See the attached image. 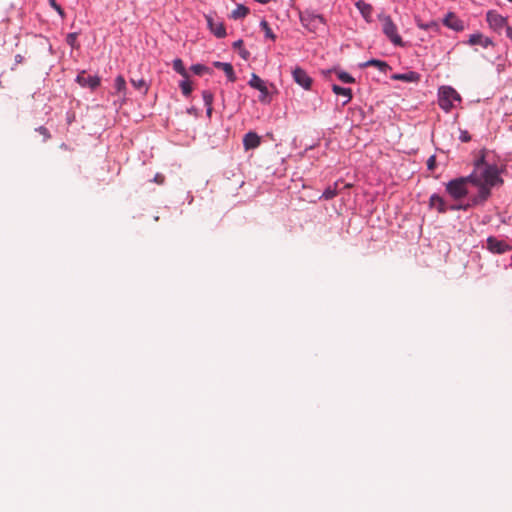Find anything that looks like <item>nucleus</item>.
I'll use <instances>...</instances> for the list:
<instances>
[{
	"instance_id": "39448f33",
	"label": "nucleus",
	"mask_w": 512,
	"mask_h": 512,
	"mask_svg": "<svg viewBox=\"0 0 512 512\" xmlns=\"http://www.w3.org/2000/svg\"><path fill=\"white\" fill-rule=\"evenodd\" d=\"M486 248L494 254H504L510 250L509 244L497 237L489 236L486 240Z\"/></svg>"
},
{
	"instance_id": "9d476101",
	"label": "nucleus",
	"mask_w": 512,
	"mask_h": 512,
	"mask_svg": "<svg viewBox=\"0 0 512 512\" xmlns=\"http://www.w3.org/2000/svg\"><path fill=\"white\" fill-rule=\"evenodd\" d=\"M261 143V138L255 132H248L243 138V145L246 150L255 149Z\"/></svg>"
},
{
	"instance_id": "5701e85b",
	"label": "nucleus",
	"mask_w": 512,
	"mask_h": 512,
	"mask_svg": "<svg viewBox=\"0 0 512 512\" xmlns=\"http://www.w3.org/2000/svg\"><path fill=\"white\" fill-rule=\"evenodd\" d=\"M260 26L263 29V31L265 32V36L267 38H270L271 40H275L276 36L272 32V30H271V28H270V26H269L267 21L262 20L261 23H260Z\"/></svg>"
},
{
	"instance_id": "393cba45",
	"label": "nucleus",
	"mask_w": 512,
	"mask_h": 512,
	"mask_svg": "<svg viewBox=\"0 0 512 512\" xmlns=\"http://www.w3.org/2000/svg\"><path fill=\"white\" fill-rule=\"evenodd\" d=\"M180 88L182 90V93L185 96H189L192 92V86L191 83L187 80V78L180 83Z\"/></svg>"
},
{
	"instance_id": "f257e3e1",
	"label": "nucleus",
	"mask_w": 512,
	"mask_h": 512,
	"mask_svg": "<svg viewBox=\"0 0 512 512\" xmlns=\"http://www.w3.org/2000/svg\"><path fill=\"white\" fill-rule=\"evenodd\" d=\"M500 172L497 165L486 162L485 153L482 151L474 162L471 174L449 181L446 184V191L453 199L459 200L468 195V184H471L478 189V193L471 197V204H483L491 196L492 188L503 184Z\"/></svg>"
},
{
	"instance_id": "2f4dec72",
	"label": "nucleus",
	"mask_w": 512,
	"mask_h": 512,
	"mask_svg": "<svg viewBox=\"0 0 512 512\" xmlns=\"http://www.w3.org/2000/svg\"><path fill=\"white\" fill-rule=\"evenodd\" d=\"M36 131L39 132L43 136L44 141L48 140L51 137L48 129L43 126L37 128Z\"/></svg>"
},
{
	"instance_id": "c9c22d12",
	"label": "nucleus",
	"mask_w": 512,
	"mask_h": 512,
	"mask_svg": "<svg viewBox=\"0 0 512 512\" xmlns=\"http://www.w3.org/2000/svg\"><path fill=\"white\" fill-rule=\"evenodd\" d=\"M239 55L244 59V60H248L249 57H250V52L248 50H246L245 48H241L239 50Z\"/></svg>"
},
{
	"instance_id": "aec40b11",
	"label": "nucleus",
	"mask_w": 512,
	"mask_h": 512,
	"mask_svg": "<svg viewBox=\"0 0 512 512\" xmlns=\"http://www.w3.org/2000/svg\"><path fill=\"white\" fill-rule=\"evenodd\" d=\"M416 24L420 29H423V30H434V31L439 30V25L435 21L423 23L419 18H416Z\"/></svg>"
},
{
	"instance_id": "a211bd4d",
	"label": "nucleus",
	"mask_w": 512,
	"mask_h": 512,
	"mask_svg": "<svg viewBox=\"0 0 512 512\" xmlns=\"http://www.w3.org/2000/svg\"><path fill=\"white\" fill-rule=\"evenodd\" d=\"M356 7L361 12L364 18L368 19L372 14V6L362 0L356 3Z\"/></svg>"
},
{
	"instance_id": "f704fd0d",
	"label": "nucleus",
	"mask_w": 512,
	"mask_h": 512,
	"mask_svg": "<svg viewBox=\"0 0 512 512\" xmlns=\"http://www.w3.org/2000/svg\"><path fill=\"white\" fill-rule=\"evenodd\" d=\"M460 140L462 142H469L471 140V136L467 131H461Z\"/></svg>"
},
{
	"instance_id": "f8f14e48",
	"label": "nucleus",
	"mask_w": 512,
	"mask_h": 512,
	"mask_svg": "<svg viewBox=\"0 0 512 512\" xmlns=\"http://www.w3.org/2000/svg\"><path fill=\"white\" fill-rule=\"evenodd\" d=\"M469 45H480L484 48H487L489 45H492L491 39L483 36L481 33L472 34L468 40Z\"/></svg>"
},
{
	"instance_id": "6e6552de",
	"label": "nucleus",
	"mask_w": 512,
	"mask_h": 512,
	"mask_svg": "<svg viewBox=\"0 0 512 512\" xmlns=\"http://www.w3.org/2000/svg\"><path fill=\"white\" fill-rule=\"evenodd\" d=\"M486 19L489 26L494 30H499L507 24V19L496 11H488Z\"/></svg>"
},
{
	"instance_id": "f03ea898",
	"label": "nucleus",
	"mask_w": 512,
	"mask_h": 512,
	"mask_svg": "<svg viewBox=\"0 0 512 512\" xmlns=\"http://www.w3.org/2000/svg\"><path fill=\"white\" fill-rule=\"evenodd\" d=\"M382 31L386 37L396 46H403V40L397 32V26L392 21L390 16H383L381 18Z\"/></svg>"
},
{
	"instance_id": "b1692460",
	"label": "nucleus",
	"mask_w": 512,
	"mask_h": 512,
	"mask_svg": "<svg viewBox=\"0 0 512 512\" xmlns=\"http://www.w3.org/2000/svg\"><path fill=\"white\" fill-rule=\"evenodd\" d=\"M130 82L136 89L143 90V93H146L148 91V86L143 79H139V80L131 79Z\"/></svg>"
},
{
	"instance_id": "c85d7f7f",
	"label": "nucleus",
	"mask_w": 512,
	"mask_h": 512,
	"mask_svg": "<svg viewBox=\"0 0 512 512\" xmlns=\"http://www.w3.org/2000/svg\"><path fill=\"white\" fill-rule=\"evenodd\" d=\"M77 37H78L77 33H69L66 37L67 44L70 45L71 47H75L76 43H77Z\"/></svg>"
},
{
	"instance_id": "a19ab883",
	"label": "nucleus",
	"mask_w": 512,
	"mask_h": 512,
	"mask_svg": "<svg viewBox=\"0 0 512 512\" xmlns=\"http://www.w3.org/2000/svg\"><path fill=\"white\" fill-rule=\"evenodd\" d=\"M256 1L259 3H262V4H266V3H268L269 0H256Z\"/></svg>"
},
{
	"instance_id": "7ed1b4c3",
	"label": "nucleus",
	"mask_w": 512,
	"mask_h": 512,
	"mask_svg": "<svg viewBox=\"0 0 512 512\" xmlns=\"http://www.w3.org/2000/svg\"><path fill=\"white\" fill-rule=\"evenodd\" d=\"M460 100L461 97L454 88L450 86L441 87L439 93V105L442 109L449 111L453 106V102Z\"/></svg>"
},
{
	"instance_id": "4be33fe9",
	"label": "nucleus",
	"mask_w": 512,
	"mask_h": 512,
	"mask_svg": "<svg viewBox=\"0 0 512 512\" xmlns=\"http://www.w3.org/2000/svg\"><path fill=\"white\" fill-rule=\"evenodd\" d=\"M396 80H402L407 82H413L418 79V75L415 72H409L405 74H396L393 76Z\"/></svg>"
},
{
	"instance_id": "dca6fc26",
	"label": "nucleus",
	"mask_w": 512,
	"mask_h": 512,
	"mask_svg": "<svg viewBox=\"0 0 512 512\" xmlns=\"http://www.w3.org/2000/svg\"><path fill=\"white\" fill-rule=\"evenodd\" d=\"M332 90L336 95H341L345 97L343 105L347 104L352 99V91L350 88H343L339 85L334 84L332 85Z\"/></svg>"
},
{
	"instance_id": "4c0bfd02",
	"label": "nucleus",
	"mask_w": 512,
	"mask_h": 512,
	"mask_svg": "<svg viewBox=\"0 0 512 512\" xmlns=\"http://www.w3.org/2000/svg\"><path fill=\"white\" fill-rule=\"evenodd\" d=\"M154 180H155V182H157V183L161 184V183H163V181H164V177H163V176H161V175H156V177H155V179H154Z\"/></svg>"
},
{
	"instance_id": "f3484780",
	"label": "nucleus",
	"mask_w": 512,
	"mask_h": 512,
	"mask_svg": "<svg viewBox=\"0 0 512 512\" xmlns=\"http://www.w3.org/2000/svg\"><path fill=\"white\" fill-rule=\"evenodd\" d=\"M374 66L377 67L380 71L386 72L388 69H390L389 65L385 61H381L378 59H371L363 64H361V67H369Z\"/></svg>"
},
{
	"instance_id": "58836bf2",
	"label": "nucleus",
	"mask_w": 512,
	"mask_h": 512,
	"mask_svg": "<svg viewBox=\"0 0 512 512\" xmlns=\"http://www.w3.org/2000/svg\"><path fill=\"white\" fill-rule=\"evenodd\" d=\"M206 108H207V110H206L207 116L211 117L212 111H213L212 105L211 106H206Z\"/></svg>"
},
{
	"instance_id": "2eb2a0df",
	"label": "nucleus",
	"mask_w": 512,
	"mask_h": 512,
	"mask_svg": "<svg viewBox=\"0 0 512 512\" xmlns=\"http://www.w3.org/2000/svg\"><path fill=\"white\" fill-rule=\"evenodd\" d=\"M77 81L82 85V86H88L90 87L91 89H94L96 88L99 83H100V80L99 78L97 77H91V76H85V75H79L77 77Z\"/></svg>"
},
{
	"instance_id": "ea45409f",
	"label": "nucleus",
	"mask_w": 512,
	"mask_h": 512,
	"mask_svg": "<svg viewBox=\"0 0 512 512\" xmlns=\"http://www.w3.org/2000/svg\"><path fill=\"white\" fill-rule=\"evenodd\" d=\"M467 207H462V206H452L451 209H466Z\"/></svg>"
},
{
	"instance_id": "a878e982",
	"label": "nucleus",
	"mask_w": 512,
	"mask_h": 512,
	"mask_svg": "<svg viewBox=\"0 0 512 512\" xmlns=\"http://www.w3.org/2000/svg\"><path fill=\"white\" fill-rule=\"evenodd\" d=\"M337 76H338L339 80H341L344 83H354L355 82V79L347 72H343V71L338 72Z\"/></svg>"
},
{
	"instance_id": "1a4fd4ad",
	"label": "nucleus",
	"mask_w": 512,
	"mask_h": 512,
	"mask_svg": "<svg viewBox=\"0 0 512 512\" xmlns=\"http://www.w3.org/2000/svg\"><path fill=\"white\" fill-rule=\"evenodd\" d=\"M206 20L210 31L217 38H223L226 36V29L222 22H215L211 16H206Z\"/></svg>"
},
{
	"instance_id": "0eeeda50",
	"label": "nucleus",
	"mask_w": 512,
	"mask_h": 512,
	"mask_svg": "<svg viewBox=\"0 0 512 512\" xmlns=\"http://www.w3.org/2000/svg\"><path fill=\"white\" fill-rule=\"evenodd\" d=\"M292 76L294 81L299 86L303 87L306 90H309L311 88L312 78L302 68L296 67L292 72Z\"/></svg>"
},
{
	"instance_id": "7c9ffc66",
	"label": "nucleus",
	"mask_w": 512,
	"mask_h": 512,
	"mask_svg": "<svg viewBox=\"0 0 512 512\" xmlns=\"http://www.w3.org/2000/svg\"><path fill=\"white\" fill-rule=\"evenodd\" d=\"M336 194H337L336 190L329 187L323 192L322 197L326 200H330V199L334 198L336 196Z\"/></svg>"
},
{
	"instance_id": "473e14b6",
	"label": "nucleus",
	"mask_w": 512,
	"mask_h": 512,
	"mask_svg": "<svg viewBox=\"0 0 512 512\" xmlns=\"http://www.w3.org/2000/svg\"><path fill=\"white\" fill-rule=\"evenodd\" d=\"M50 5L58 12V14L62 17H64V10L60 5L56 3L55 0H49Z\"/></svg>"
},
{
	"instance_id": "ddd939ff",
	"label": "nucleus",
	"mask_w": 512,
	"mask_h": 512,
	"mask_svg": "<svg viewBox=\"0 0 512 512\" xmlns=\"http://www.w3.org/2000/svg\"><path fill=\"white\" fill-rule=\"evenodd\" d=\"M429 204L431 208L436 209L439 213H445L447 211L444 199L437 194H433L430 197Z\"/></svg>"
},
{
	"instance_id": "9b49d317",
	"label": "nucleus",
	"mask_w": 512,
	"mask_h": 512,
	"mask_svg": "<svg viewBox=\"0 0 512 512\" xmlns=\"http://www.w3.org/2000/svg\"><path fill=\"white\" fill-rule=\"evenodd\" d=\"M444 24L455 31H462L464 29L463 21L457 18L453 13H449L445 17Z\"/></svg>"
},
{
	"instance_id": "4468645a",
	"label": "nucleus",
	"mask_w": 512,
	"mask_h": 512,
	"mask_svg": "<svg viewBox=\"0 0 512 512\" xmlns=\"http://www.w3.org/2000/svg\"><path fill=\"white\" fill-rule=\"evenodd\" d=\"M214 66L216 68L224 71V73L226 74V76L230 82L236 81V75L234 73L233 66L230 63L216 61V62H214Z\"/></svg>"
},
{
	"instance_id": "bb28decb",
	"label": "nucleus",
	"mask_w": 512,
	"mask_h": 512,
	"mask_svg": "<svg viewBox=\"0 0 512 512\" xmlns=\"http://www.w3.org/2000/svg\"><path fill=\"white\" fill-rule=\"evenodd\" d=\"M202 98H203V102L205 104V106H211L213 104V94L208 91V90H204L202 92Z\"/></svg>"
},
{
	"instance_id": "423d86ee",
	"label": "nucleus",
	"mask_w": 512,
	"mask_h": 512,
	"mask_svg": "<svg viewBox=\"0 0 512 512\" xmlns=\"http://www.w3.org/2000/svg\"><path fill=\"white\" fill-rule=\"evenodd\" d=\"M249 85L257 89L261 95L259 96V100L261 102H267V98L269 96V91L267 86L265 85L264 81L256 74H252L251 79L249 80Z\"/></svg>"
},
{
	"instance_id": "20e7f679",
	"label": "nucleus",
	"mask_w": 512,
	"mask_h": 512,
	"mask_svg": "<svg viewBox=\"0 0 512 512\" xmlns=\"http://www.w3.org/2000/svg\"><path fill=\"white\" fill-rule=\"evenodd\" d=\"M300 21L311 32L317 31L324 25V18L321 15L308 11L300 15Z\"/></svg>"
},
{
	"instance_id": "72a5a7b5",
	"label": "nucleus",
	"mask_w": 512,
	"mask_h": 512,
	"mask_svg": "<svg viewBox=\"0 0 512 512\" xmlns=\"http://www.w3.org/2000/svg\"><path fill=\"white\" fill-rule=\"evenodd\" d=\"M435 167H436V157H435V155H432L427 160V168H428V170L433 171L435 169Z\"/></svg>"
},
{
	"instance_id": "c756f323",
	"label": "nucleus",
	"mask_w": 512,
	"mask_h": 512,
	"mask_svg": "<svg viewBox=\"0 0 512 512\" xmlns=\"http://www.w3.org/2000/svg\"><path fill=\"white\" fill-rule=\"evenodd\" d=\"M191 70L197 74V75H201L202 73L208 71V68L205 67L204 65H201V64H195L191 67Z\"/></svg>"
},
{
	"instance_id": "e433bc0d",
	"label": "nucleus",
	"mask_w": 512,
	"mask_h": 512,
	"mask_svg": "<svg viewBox=\"0 0 512 512\" xmlns=\"http://www.w3.org/2000/svg\"><path fill=\"white\" fill-rule=\"evenodd\" d=\"M243 46V41L242 40H237L233 43V48L234 49H238L240 50Z\"/></svg>"
},
{
	"instance_id": "412c9836",
	"label": "nucleus",
	"mask_w": 512,
	"mask_h": 512,
	"mask_svg": "<svg viewBox=\"0 0 512 512\" xmlns=\"http://www.w3.org/2000/svg\"><path fill=\"white\" fill-rule=\"evenodd\" d=\"M173 69L184 78H188L187 71L181 59L177 58L173 61Z\"/></svg>"
},
{
	"instance_id": "79ce46f5",
	"label": "nucleus",
	"mask_w": 512,
	"mask_h": 512,
	"mask_svg": "<svg viewBox=\"0 0 512 512\" xmlns=\"http://www.w3.org/2000/svg\"><path fill=\"white\" fill-rule=\"evenodd\" d=\"M509 2H512V0H508Z\"/></svg>"
},
{
	"instance_id": "cd10ccee",
	"label": "nucleus",
	"mask_w": 512,
	"mask_h": 512,
	"mask_svg": "<svg viewBox=\"0 0 512 512\" xmlns=\"http://www.w3.org/2000/svg\"><path fill=\"white\" fill-rule=\"evenodd\" d=\"M115 89L118 91V92H121L123 90H125L126 88V82H125V79L122 77V76H118L116 79H115Z\"/></svg>"
},
{
	"instance_id": "6ab92c4d",
	"label": "nucleus",
	"mask_w": 512,
	"mask_h": 512,
	"mask_svg": "<svg viewBox=\"0 0 512 512\" xmlns=\"http://www.w3.org/2000/svg\"><path fill=\"white\" fill-rule=\"evenodd\" d=\"M248 13H249V8L244 6V5H242V4H239L232 11L231 18H233V19H241V18L246 17L248 15Z\"/></svg>"
}]
</instances>
